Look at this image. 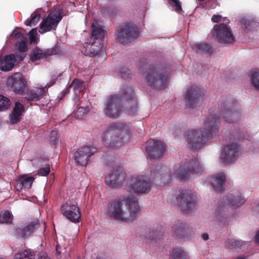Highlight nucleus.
I'll use <instances>...</instances> for the list:
<instances>
[{
    "label": "nucleus",
    "mask_w": 259,
    "mask_h": 259,
    "mask_svg": "<svg viewBox=\"0 0 259 259\" xmlns=\"http://www.w3.org/2000/svg\"><path fill=\"white\" fill-rule=\"evenodd\" d=\"M217 114L210 115L204 119L202 131L192 130L186 133V140L188 146L193 150H198L218 132L220 118H222L228 122L232 121L235 116L233 109L229 108V105L226 103L219 105Z\"/></svg>",
    "instance_id": "nucleus-1"
},
{
    "label": "nucleus",
    "mask_w": 259,
    "mask_h": 259,
    "mask_svg": "<svg viewBox=\"0 0 259 259\" xmlns=\"http://www.w3.org/2000/svg\"><path fill=\"white\" fill-rule=\"evenodd\" d=\"M139 211L138 199L134 196H130L109 201L107 214L115 220L128 222L134 220L139 215Z\"/></svg>",
    "instance_id": "nucleus-2"
},
{
    "label": "nucleus",
    "mask_w": 259,
    "mask_h": 259,
    "mask_svg": "<svg viewBox=\"0 0 259 259\" xmlns=\"http://www.w3.org/2000/svg\"><path fill=\"white\" fill-rule=\"evenodd\" d=\"M124 101H130L132 107L130 111H136L137 100L133 89L130 86H125L122 89L121 94H114L107 98L104 113L109 118H117L122 112V104Z\"/></svg>",
    "instance_id": "nucleus-3"
},
{
    "label": "nucleus",
    "mask_w": 259,
    "mask_h": 259,
    "mask_svg": "<svg viewBox=\"0 0 259 259\" xmlns=\"http://www.w3.org/2000/svg\"><path fill=\"white\" fill-rule=\"evenodd\" d=\"M248 135L244 133L243 130L239 128L235 129L232 132L226 131L225 132V140L232 141V143L227 145L224 147L221 155L222 162L225 164H230L235 161L241 153L240 146L233 141L236 142L241 139H247Z\"/></svg>",
    "instance_id": "nucleus-4"
},
{
    "label": "nucleus",
    "mask_w": 259,
    "mask_h": 259,
    "mask_svg": "<svg viewBox=\"0 0 259 259\" xmlns=\"http://www.w3.org/2000/svg\"><path fill=\"white\" fill-rule=\"evenodd\" d=\"M129 138V135L122 129V124L120 123L111 124L102 135L103 141L108 146L113 148L121 146Z\"/></svg>",
    "instance_id": "nucleus-5"
},
{
    "label": "nucleus",
    "mask_w": 259,
    "mask_h": 259,
    "mask_svg": "<svg viewBox=\"0 0 259 259\" xmlns=\"http://www.w3.org/2000/svg\"><path fill=\"white\" fill-rule=\"evenodd\" d=\"M145 79L148 85L156 90H162L168 84V74L159 65H149L146 70Z\"/></svg>",
    "instance_id": "nucleus-6"
},
{
    "label": "nucleus",
    "mask_w": 259,
    "mask_h": 259,
    "mask_svg": "<svg viewBox=\"0 0 259 259\" xmlns=\"http://www.w3.org/2000/svg\"><path fill=\"white\" fill-rule=\"evenodd\" d=\"M105 31L101 26H100L97 22H94L92 26V38L95 41L91 43L86 42V47L90 48L92 52H88L87 49H83L82 54L85 56H95L101 53L103 49V39L104 38Z\"/></svg>",
    "instance_id": "nucleus-7"
},
{
    "label": "nucleus",
    "mask_w": 259,
    "mask_h": 259,
    "mask_svg": "<svg viewBox=\"0 0 259 259\" xmlns=\"http://www.w3.org/2000/svg\"><path fill=\"white\" fill-rule=\"evenodd\" d=\"M244 202L245 199L240 196L237 195L232 198L225 196L219 202V209L217 213L218 219L220 222L225 224L227 222V219L229 218L225 214V210L228 208V207L229 206L239 207Z\"/></svg>",
    "instance_id": "nucleus-8"
},
{
    "label": "nucleus",
    "mask_w": 259,
    "mask_h": 259,
    "mask_svg": "<svg viewBox=\"0 0 259 259\" xmlns=\"http://www.w3.org/2000/svg\"><path fill=\"white\" fill-rule=\"evenodd\" d=\"M171 176L169 168L164 165H156L151 169L150 179L155 185L164 186L169 183Z\"/></svg>",
    "instance_id": "nucleus-9"
},
{
    "label": "nucleus",
    "mask_w": 259,
    "mask_h": 259,
    "mask_svg": "<svg viewBox=\"0 0 259 259\" xmlns=\"http://www.w3.org/2000/svg\"><path fill=\"white\" fill-rule=\"evenodd\" d=\"M62 19L61 12L58 10L50 11L46 18L44 19L39 25V32L43 34L52 30H55Z\"/></svg>",
    "instance_id": "nucleus-10"
},
{
    "label": "nucleus",
    "mask_w": 259,
    "mask_h": 259,
    "mask_svg": "<svg viewBox=\"0 0 259 259\" xmlns=\"http://www.w3.org/2000/svg\"><path fill=\"white\" fill-rule=\"evenodd\" d=\"M138 35V29L130 23H126L120 26L117 30V39L123 44L131 42L136 39Z\"/></svg>",
    "instance_id": "nucleus-11"
},
{
    "label": "nucleus",
    "mask_w": 259,
    "mask_h": 259,
    "mask_svg": "<svg viewBox=\"0 0 259 259\" xmlns=\"http://www.w3.org/2000/svg\"><path fill=\"white\" fill-rule=\"evenodd\" d=\"M212 35L219 42L231 44L235 41L231 28L224 23L213 26Z\"/></svg>",
    "instance_id": "nucleus-12"
},
{
    "label": "nucleus",
    "mask_w": 259,
    "mask_h": 259,
    "mask_svg": "<svg viewBox=\"0 0 259 259\" xmlns=\"http://www.w3.org/2000/svg\"><path fill=\"white\" fill-rule=\"evenodd\" d=\"M179 207L182 211L190 212L195 207V197L189 190H182L176 197Z\"/></svg>",
    "instance_id": "nucleus-13"
},
{
    "label": "nucleus",
    "mask_w": 259,
    "mask_h": 259,
    "mask_svg": "<svg viewBox=\"0 0 259 259\" xmlns=\"http://www.w3.org/2000/svg\"><path fill=\"white\" fill-rule=\"evenodd\" d=\"M203 93L197 86H191L188 88L185 96L186 105L191 108L200 106L203 100Z\"/></svg>",
    "instance_id": "nucleus-14"
},
{
    "label": "nucleus",
    "mask_w": 259,
    "mask_h": 259,
    "mask_svg": "<svg viewBox=\"0 0 259 259\" xmlns=\"http://www.w3.org/2000/svg\"><path fill=\"white\" fill-rule=\"evenodd\" d=\"M7 85L16 94L20 95H24L27 88L26 79L19 72L14 74L8 78Z\"/></svg>",
    "instance_id": "nucleus-15"
},
{
    "label": "nucleus",
    "mask_w": 259,
    "mask_h": 259,
    "mask_svg": "<svg viewBox=\"0 0 259 259\" xmlns=\"http://www.w3.org/2000/svg\"><path fill=\"white\" fill-rule=\"evenodd\" d=\"M97 151V149L92 146H85L78 149L73 156L76 165H86L91 156Z\"/></svg>",
    "instance_id": "nucleus-16"
},
{
    "label": "nucleus",
    "mask_w": 259,
    "mask_h": 259,
    "mask_svg": "<svg viewBox=\"0 0 259 259\" xmlns=\"http://www.w3.org/2000/svg\"><path fill=\"white\" fill-rule=\"evenodd\" d=\"M63 215L71 222L77 223L81 220V213L79 206L75 202H66L61 207Z\"/></svg>",
    "instance_id": "nucleus-17"
},
{
    "label": "nucleus",
    "mask_w": 259,
    "mask_h": 259,
    "mask_svg": "<svg viewBox=\"0 0 259 259\" xmlns=\"http://www.w3.org/2000/svg\"><path fill=\"white\" fill-rule=\"evenodd\" d=\"M151 181L143 176L133 177L130 182V191L136 193H147L151 188Z\"/></svg>",
    "instance_id": "nucleus-18"
},
{
    "label": "nucleus",
    "mask_w": 259,
    "mask_h": 259,
    "mask_svg": "<svg viewBox=\"0 0 259 259\" xmlns=\"http://www.w3.org/2000/svg\"><path fill=\"white\" fill-rule=\"evenodd\" d=\"M201 170V168L199 161L196 159H192L188 162L180 165L176 173L181 179L185 180L190 175L198 174Z\"/></svg>",
    "instance_id": "nucleus-19"
},
{
    "label": "nucleus",
    "mask_w": 259,
    "mask_h": 259,
    "mask_svg": "<svg viewBox=\"0 0 259 259\" xmlns=\"http://www.w3.org/2000/svg\"><path fill=\"white\" fill-rule=\"evenodd\" d=\"M145 150L149 159H154L162 156L165 147L161 141L150 139L147 142Z\"/></svg>",
    "instance_id": "nucleus-20"
},
{
    "label": "nucleus",
    "mask_w": 259,
    "mask_h": 259,
    "mask_svg": "<svg viewBox=\"0 0 259 259\" xmlns=\"http://www.w3.org/2000/svg\"><path fill=\"white\" fill-rule=\"evenodd\" d=\"M60 51L57 47L42 50L36 47L33 48L29 54L30 60L33 63H36L38 61L46 59L48 57L59 54Z\"/></svg>",
    "instance_id": "nucleus-21"
},
{
    "label": "nucleus",
    "mask_w": 259,
    "mask_h": 259,
    "mask_svg": "<svg viewBox=\"0 0 259 259\" xmlns=\"http://www.w3.org/2000/svg\"><path fill=\"white\" fill-rule=\"evenodd\" d=\"M126 174L121 169L113 170L105 177V183L109 187H121L125 181Z\"/></svg>",
    "instance_id": "nucleus-22"
},
{
    "label": "nucleus",
    "mask_w": 259,
    "mask_h": 259,
    "mask_svg": "<svg viewBox=\"0 0 259 259\" xmlns=\"http://www.w3.org/2000/svg\"><path fill=\"white\" fill-rule=\"evenodd\" d=\"M24 58V55L18 53L11 54L5 56L1 61V70L4 71H9L12 69L16 63L22 61Z\"/></svg>",
    "instance_id": "nucleus-23"
},
{
    "label": "nucleus",
    "mask_w": 259,
    "mask_h": 259,
    "mask_svg": "<svg viewBox=\"0 0 259 259\" xmlns=\"http://www.w3.org/2000/svg\"><path fill=\"white\" fill-rule=\"evenodd\" d=\"M40 227L38 220L35 219L23 228L18 227L15 229V235L18 237L25 239L34 233Z\"/></svg>",
    "instance_id": "nucleus-24"
},
{
    "label": "nucleus",
    "mask_w": 259,
    "mask_h": 259,
    "mask_svg": "<svg viewBox=\"0 0 259 259\" xmlns=\"http://www.w3.org/2000/svg\"><path fill=\"white\" fill-rule=\"evenodd\" d=\"M46 91L44 88H34L32 89H28L25 92V98L29 101H38L45 94Z\"/></svg>",
    "instance_id": "nucleus-25"
},
{
    "label": "nucleus",
    "mask_w": 259,
    "mask_h": 259,
    "mask_svg": "<svg viewBox=\"0 0 259 259\" xmlns=\"http://www.w3.org/2000/svg\"><path fill=\"white\" fill-rule=\"evenodd\" d=\"M71 88H73L75 96H77V92L80 93L83 91L84 88V83L79 79H74L72 83L66 88L65 90L60 94V100H62L66 95L69 94Z\"/></svg>",
    "instance_id": "nucleus-26"
},
{
    "label": "nucleus",
    "mask_w": 259,
    "mask_h": 259,
    "mask_svg": "<svg viewBox=\"0 0 259 259\" xmlns=\"http://www.w3.org/2000/svg\"><path fill=\"white\" fill-rule=\"evenodd\" d=\"M226 176L223 172H219L211 177L210 183L216 191L222 192L225 189Z\"/></svg>",
    "instance_id": "nucleus-27"
},
{
    "label": "nucleus",
    "mask_w": 259,
    "mask_h": 259,
    "mask_svg": "<svg viewBox=\"0 0 259 259\" xmlns=\"http://www.w3.org/2000/svg\"><path fill=\"white\" fill-rule=\"evenodd\" d=\"M163 228L161 226H157L156 229H147L145 230V234L146 235L144 238L147 240H150L152 242L154 240L156 241L161 238V236L163 235Z\"/></svg>",
    "instance_id": "nucleus-28"
},
{
    "label": "nucleus",
    "mask_w": 259,
    "mask_h": 259,
    "mask_svg": "<svg viewBox=\"0 0 259 259\" xmlns=\"http://www.w3.org/2000/svg\"><path fill=\"white\" fill-rule=\"evenodd\" d=\"M192 49L198 54L209 55H210L214 51L211 45L206 42L196 43L193 46Z\"/></svg>",
    "instance_id": "nucleus-29"
},
{
    "label": "nucleus",
    "mask_w": 259,
    "mask_h": 259,
    "mask_svg": "<svg viewBox=\"0 0 259 259\" xmlns=\"http://www.w3.org/2000/svg\"><path fill=\"white\" fill-rule=\"evenodd\" d=\"M41 17V10L37 9L31 15L30 18L24 22L26 26H32L35 25L39 21Z\"/></svg>",
    "instance_id": "nucleus-30"
},
{
    "label": "nucleus",
    "mask_w": 259,
    "mask_h": 259,
    "mask_svg": "<svg viewBox=\"0 0 259 259\" xmlns=\"http://www.w3.org/2000/svg\"><path fill=\"white\" fill-rule=\"evenodd\" d=\"M178 224L179 226H174L171 227L173 235L179 238H183L186 236L187 231L185 230L184 225L181 223H179V221L178 222Z\"/></svg>",
    "instance_id": "nucleus-31"
},
{
    "label": "nucleus",
    "mask_w": 259,
    "mask_h": 259,
    "mask_svg": "<svg viewBox=\"0 0 259 259\" xmlns=\"http://www.w3.org/2000/svg\"><path fill=\"white\" fill-rule=\"evenodd\" d=\"M35 257L34 252L29 249L20 251L15 255V259H35Z\"/></svg>",
    "instance_id": "nucleus-32"
},
{
    "label": "nucleus",
    "mask_w": 259,
    "mask_h": 259,
    "mask_svg": "<svg viewBox=\"0 0 259 259\" xmlns=\"http://www.w3.org/2000/svg\"><path fill=\"white\" fill-rule=\"evenodd\" d=\"M34 180L33 177L21 176L19 178L18 181L21 183L22 187L28 189L31 188Z\"/></svg>",
    "instance_id": "nucleus-33"
},
{
    "label": "nucleus",
    "mask_w": 259,
    "mask_h": 259,
    "mask_svg": "<svg viewBox=\"0 0 259 259\" xmlns=\"http://www.w3.org/2000/svg\"><path fill=\"white\" fill-rule=\"evenodd\" d=\"M250 80L256 90H259V70L254 69L251 71Z\"/></svg>",
    "instance_id": "nucleus-34"
},
{
    "label": "nucleus",
    "mask_w": 259,
    "mask_h": 259,
    "mask_svg": "<svg viewBox=\"0 0 259 259\" xmlns=\"http://www.w3.org/2000/svg\"><path fill=\"white\" fill-rule=\"evenodd\" d=\"M27 38H23L20 41H19L17 45L18 51L19 53H17L19 55H25L24 53L26 52L28 50V46L27 45Z\"/></svg>",
    "instance_id": "nucleus-35"
},
{
    "label": "nucleus",
    "mask_w": 259,
    "mask_h": 259,
    "mask_svg": "<svg viewBox=\"0 0 259 259\" xmlns=\"http://www.w3.org/2000/svg\"><path fill=\"white\" fill-rule=\"evenodd\" d=\"M12 215L9 211L0 213V223L10 224L12 223Z\"/></svg>",
    "instance_id": "nucleus-36"
},
{
    "label": "nucleus",
    "mask_w": 259,
    "mask_h": 259,
    "mask_svg": "<svg viewBox=\"0 0 259 259\" xmlns=\"http://www.w3.org/2000/svg\"><path fill=\"white\" fill-rule=\"evenodd\" d=\"M11 105V101L8 98L0 95V111L8 109Z\"/></svg>",
    "instance_id": "nucleus-37"
},
{
    "label": "nucleus",
    "mask_w": 259,
    "mask_h": 259,
    "mask_svg": "<svg viewBox=\"0 0 259 259\" xmlns=\"http://www.w3.org/2000/svg\"><path fill=\"white\" fill-rule=\"evenodd\" d=\"M171 257L172 259H185V252L180 248H174L172 251Z\"/></svg>",
    "instance_id": "nucleus-38"
},
{
    "label": "nucleus",
    "mask_w": 259,
    "mask_h": 259,
    "mask_svg": "<svg viewBox=\"0 0 259 259\" xmlns=\"http://www.w3.org/2000/svg\"><path fill=\"white\" fill-rule=\"evenodd\" d=\"M227 243L228 246L231 249L239 248L242 245V242L239 240H236L233 239H229L227 240Z\"/></svg>",
    "instance_id": "nucleus-39"
},
{
    "label": "nucleus",
    "mask_w": 259,
    "mask_h": 259,
    "mask_svg": "<svg viewBox=\"0 0 259 259\" xmlns=\"http://www.w3.org/2000/svg\"><path fill=\"white\" fill-rule=\"evenodd\" d=\"M119 73L121 77L124 79L131 78L132 76L131 71L126 67H122L120 69Z\"/></svg>",
    "instance_id": "nucleus-40"
},
{
    "label": "nucleus",
    "mask_w": 259,
    "mask_h": 259,
    "mask_svg": "<svg viewBox=\"0 0 259 259\" xmlns=\"http://www.w3.org/2000/svg\"><path fill=\"white\" fill-rule=\"evenodd\" d=\"M13 112H15L16 114H20V115H22V113L25 112L24 105L19 102H16Z\"/></svg>",
    "instance_id": "nucleus-41"
},
{
    "label": "nucleus",
    "mask_w": 259,
    "mask_h": 259,
    "mask_svg": "<svg viewBox=\"0 0 259 259\" xmlns=\"http://www.w3.org/2000/svg\"><path fill=\"white\" fill-rule=\"evenodd\" d=\"M168 3L172 5L177 12L182 11L181 4L179 0H168Z\"/></svg>",
    "instance_id": "nucleus-42"
},
{
    "label": "nucleus",
    "mask_w": 259,
    "mask_h": 259,
    "mask_svg": "<svg viewBox=\"0 0 259 259\" xmlns=\"http://www.w3.org/2000/svg\"><path fill=\"white\" fill-rule=\"evenodd\" d=\"M50 172V167L49 164H46L44 167L40 168L38 170V175L40 176H47Z\"/></svg>",
    "instance_id": "nucleus-43"
},
{
    "label": "nucleus",
    "mask_w": 259,
    "mask_h": 259,
    "mask_svg": "<svg viewBox=\"0 0 259 259\" xmlns=\"http://www.w3.org/2000/svg\"><path fill=\"white\" fill-rule=\"evenodd\" d=\"M20 114H16L15 112H13L10 114L9 117L11 121V123L12 124H15L18 122L21 119Z\"/></svg>",
    "instance_id": "nucleus-44"
},
{
    "label": "nucleus",
    "mask_w": 259,
    "mask_h": 259,
    "mask_svg": "<svg viewBox=\"0 0 259 259\" xmlns=\"http://www.w3.org/2000/svg\"><path fill=\"white\" fill-rule=\"evenodd\" d=\"M57 141V132L53 131L50 133V142L51 144L55 145Z\"/></svg>",
    "instance_id": "nucleus-45"
},
{
    "label": "nucleus",
    "mask_w": 259,
    "mask_h": 259,
    "mask_svg": "<svg viewBox=\"0 0 259 259\" xmlns=\"http://www.w3.org/2000/svg\"><path fill=\"white\" fill-rule=\"evenodd\" d=\"M89 112V109L88 108L79 107L77 110L75 114L76 116L79 117L83 115L87 114Z\"/></svg>",
    "instance_id": "nucleus-46"
},
{
    "label": "nucleus",
    "mask_w": 259,
    "mask_h": 259,
    "mask_svg": "<svg viewBox=\"0 0 259 259\" xmlns=\"http://www.w3.org/2000/svg\"><path fill=\"white\" fill-rule=\"evenodd\" d=\"M13 37L16 39H22L23 38H25L24 37V35L22 33L18 31H16L15 32H14L13 34Z\"/></svg>",
    "instance_id": "nucleus-47"
},
{
    "label": "nucleus",
    "mask_w": 259,
    "mask_h": 259,
    "mask_svg": "<svg viewBox=\"0 0 259 259\" xmlns=\"http://www.w3.org/2000/svg\"><path fill=\"white\" fill-rule=\"evenodd\" d=\"M222 16L220 15H214L211 18V21L213 22H219L221 21Z\"/></svg>",
    "instance_id": "nucleus-48"
},
{
    "label": "nucleus",
    "mask_w": 259,
    "mask_h": 259,
    "mask_svg": "<svg viewBox=\"0 0 259 259\" xmlns=\"http://www.w3.org/2000/svg\"><path fill=\"white\" fill-rule=\"evenodd\" d=\"M36 39V34H31L30 35L29 41L31 44L34 42Z\"/></svg>",
    "instance_id": "nucleus-49"
},
{
    "label": "nucleus",
    "mask_w": 259,
    "mask_h": 259,
    "mask_svg": "<svg viewBox=\"0 0 259 259\" xmlns=\"http://www.w3.org/2000/svg\"><path fill=\"white\" fill-rule=\"evenodd\" d=\"M86 47V42L83 44V46L81 48V52L82 53V51L83 50V49H87V51L88 52H92L90 48L88 47V48H87V47Z\"/></svg>",
    "instance_id": "nucleus-50"
},
{
    "label": "nucleus",
    "mask_w": 259,
    "mask_h": 259,
    "mask_svg": "<svg viewBox=\"0 0 259 259\" xmlns=\"http://www.w3.org/2000/svg\"><path fill=\"white\" fill-rule=\"evenodd\" d=\"M202 238L204 240H207L209 238V236L207 233H203L202 235Z\"/></svg>",
    "instance_id": "nucleus-51"
},
{
    "label": "nucleus",
    "mask_w": 259,
    "mask_h": 259,
    "mask_svg": "<svg viewBox=\"0 0 259 259\" xmlns=\"http://www.w3.org/2000/svg\"><path fill=\"white\" fill-rule=\"evenodd\" d=\"M36 28H34L30 31L29 33L30 35L34 34H36Z\"/></svg>",
    "instance_id": "nucleus-52"
},
{
    "label": "nucleus",
    "mask_w": 259,
    "mask_h": 259,
    "mask_svg": "<svg viewBox=\"0 0 259 259\" xmlns=\"http://www.w3.org/2000/svg\"><path fill=\"white\" fill-rule=\"evenodd\" d=\"M256 241L259 243V231L257 232L255 236Z\"/></svg>",
    "instance_id": "nucleus-53"
},
{
    "label": "nucleus",
    "mask_w": 259,
    "mask_h": 259,
    "mask_svg": "<svg viewBox=\"0 0 259 259\" xmlns=\"http://www.w3.org/2000/svg\"><path fill=\"white\" fill-rule=\"evenodd\" d=\"M38 259H51L50 257L48 256H42L40 257H39Z\"/></svg>",
    "instance_id": "nucleus-54"
},
{
    "label": "nucleus",
    "mask_w": 259,
    "mask_h": 259,
    "mask_svg": "<svg viewBox=\"0 0 259 259\" xmlns=\"http://www.w3.org/2000/svg\"><path fill=\"white\" fill-rule=\"evenodd\" d=\"M249 22L250 21L248 20L245 21V25L246 28H247L249 26Z\"/></svg>",
    "instance_id": "nucleus-55"
},
{
    "label": "nucleus",
    "mask_w": 259,
    "mask_h": 259,
    "mask_svg": "<svg viewBox=\"0 0 259 259\" xmlns=\"http://www.w3.org/2000/svg\"><path fill=\"white\" fill-rule=\"evenodd\" d=\"M146 68V66H145V65H143V66H140V69L141 70H144V68Z\"/></svg>",
    "instance_id": "nucleus-56"
},
{
    "label": "nucleus",
    "mask_w": 259,
    "mask_h": 259,
    "mask_svg": "<svg viewBox=\"0 0 259 259\" xmlns=\"http://www.w3.org/2000/svg\"><path fill=\"white\" fill-rule=\"evenodd\" d=\"M224 22H226L229 23L228 20H226V18H225V19L224 20Z\"/></svg>",
    "instance_id": "nucleus-57"
},
{
    "label": "nucleus",
    "mask_w": 259,
    "mask_h": 259,
    "mask_svg": "<svg viewBox=\"0 0 259 259\" xmlns=\"http://www.w3.org/2000/svg\"><path fill=\"white\" fill-rule=\"evenodd\" d=\"M0 259H3V258H0Z\"/></svg>",
    "instance_id": "nucleus-58"
}]
</instances>
